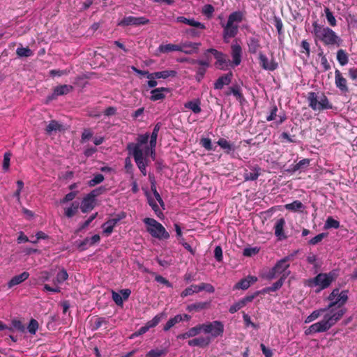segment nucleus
<instances>
[{
    "label": "nucleus",
    "mask_w": 357,
    "mask_h": 357,
    "mask_svg": "<svg viewBox=\"0 0 357 357\" xmlns=\"http://www.w3.org/2000/svg\"><path fill=\"white\" fill-rule=\"evenodd\" d=\"M324 13L329 25L331 26H335L337 25V21L333 13L329 10L328 8H324Z\"/></svg>",
    "instance_id": "obj_43"
},
{
    "label": "nucleus",
    "mask_w": 357,
    "mask_h": 357,
    "mask_svg": "<svg viewBox=\"0 0 357 357\" xmlns=\"http://www.w3.org/2000/svg\"><path fill=\"white\" fill-rule=\"evenodd\" d=\"M176 22L183 23L185 24L189 25L190 26L200 29H205L206 26L197 20H195L194 18H187L183 16H179L176 17Z\"/></svg>",
    "instance_id": "obj_15"
},
{
    "label": "nucleus",
    "mask_w": 357,
    "mask_h": 357,
    "mask_svg": "<svg viewBox=\"0 0 357 357\" xmlns=\"http://www.w3.org/2000/svg\"><path fill=\"white\" fill-rule=\"evenodd\" d=\"M16 54L19 57H29L33 55V52L29 47H23L22 45L17 48Z\"/></svg>",
    "instance_id": "obj_37"
},
{
    "label": "nucleus",
    "mask_w": 357,
    "mask_h": 357,
    "mask_svg": "<svg viewBox=\"0 0 357 357\" xmlns=\"http://www.w3.org/2000/svg\"><path fill=\"white\" fill-rule=\"evenodd\" d=\"M208 304V302H199L189 305L188 308L189 310H200L206 308Z\"/></svg>",
    "instance_id": "obj_49"
},
{
    "label": "nucleus",
    "mask_w": 357,
    "mask_h": 357,
    "mask_svg": "<svg viewBox=\"0 0 357 357\" xmlns=\"http://www.w3.org/2000/svg\"><path fill=\"white\" fill-rule=\"evenodd\" d=\"M328 312V310L326 307L319 308L318 310H314L310 315H308L305 319V323L308 324L314 321L317 319H318L321 315L324 314Z\"/></svg>",
    "instance_id": "obj_24"
},
{
    "label": "nucleus",
    "mask_w": 357,
    "mask_h": 357,
    "mask_svg": "<svg viewBox=\"0 0 357 357\" xmlns=\"http://www.w3.org/2000/svg\"><path fill=\"white\" fill-rule=\"evenodd\" d=\"M156 326V316H155L150 321L146 323V324L142 327H141L136 333V335H140L149 331L150 328L154 327Z\"/></svg>",
    "instance_id": "obj_36"
},
{
    "label": "nucleus",
    "mask_w": 357,
    "mask_h": 357,
    "mask_svg": "<svg viewBox=\"0 0 357 357\" xmlns=\"http://www.w3.org/2000/svg\"><path fill=\"white\" fill-rule=\"evenodd\" d=\"M337 59L341 66H345L348 63L349 57L346 52L343 50H339L337 52Z\"/></svg>",
    "instance_id": "obj_39"
},
{
    "label": "nucleus",
    "mask_w": 357,
    "mask_h": 357,
    "mask_svg": "<svg viewBox=\"0 0 357 357\" xmlns=\"http://www.w3.org/2000/svg\"><path fill=\"white\" fill-rule=\"evenodd\" d=\"M200 144L203 147H204L208 151H211L213 149L211 141L209 138H202L201 139Z\"/></svg>",
    "instance_id": "obj_63"
},
{
    "label": "nucleus",
    "mask_w": 357,
    "mask_h": 357,
    "mask_svg": "<svg viewBox=\"0 0 357 357\" xmlns=\"http://www.w3.org/2000/svg\"><path fill=\"white\" fill-rule=\"evenodd\" d=\"M11 154L10 153H5L3 155V169L7 171L10 166V160Z\"/></svg>",
    "instance_id": "obj_59"
},
{
    "label": "nucleus",
    "mask_w": 357,
    "mask_h": 357,
    "mask_svg": "<svg viewBox=\"0 0 357 357\" xmlns=\"http://www.w3.org/2000/svg\"><path fill=\"white\" fill-rule=\"evenodd\" d=\"M310 160L303 159L300 160L293 168L294 171H297L302 169L303 167H306L309 165Z\"/></svg>",
    "instance_id": "obj_61"
},
{
    "label": "nucleus",
    "mask_w": 357,
    "mask_h": 357,
    "mask_svg": "<svg viewBox=\"0 0 357 357\" xmlns=\"http://www.w3.org/2000/svg\"><path fill=\"white\" fill-rule=\"evenodd\" d=\"M202 331V324L190 328L187 332L178 336L179 339H186L197 335Z\"/></svg>",
    "instance_id": "obj_25"
},
{
    "label": "nucleus",
    "mask_w": 357,
    "mask_h": 357,
    "mask_svg": "<svg viewBox=\"0 0 357 357\" xmlns=\"http://www.w3.org/2000/svg\"><path fill=\"white\" fill-rule=\"evenodd\" d=\"M307 98L309 106L314 111L328 109L333 107L328 98L324 93L309 92Z\"/></svg>",
    "instance_id": "obj_6"
},
{
    "label": "nucleus",
    "mask_w": 357,
    "mask_h": 357,
    "mask_svg": "<svg viewBox=\"0 0 357 357\" xmlns=\"http://www.w3.org/2000/svg\"><path fill=\"white\" fill-rule=\"evenodd\" d=\"M29 277V273L26 271L22 273L20 275H15L11 278V280L8 282V286L9 288H11L15 285L20 284Z\"/></svg>",
    "instance_id": "obj_20"
},
{
    "label": "nucleus",
    "mask_w": 357,
    "mask_h": 357,
    "mask_svg": "<svg viewBox=\"0 0 357 357\" xmlns=\"http://www.w3.org/2000/svg\"><path fill=\"white\" fill-rule=\"evenodd\" d=\"M211 342L209 337H199L188 341V344L192 347H206Z\"/></svg>",
    "instance_id": "obj_23"
},
{
    "label": "nucleus",
    "mask_w": 357,
    "mask_h": 357,
    "mask_svg": "<svg viewBox=\"0 0 357 357\" xmlns=\"http://www.w3.org/2000/svg\"><path fill=\"white\" fill-rule=\"evenodd\" d=\"M56 281L59 283H62L65 282L68 278V274L67 271L63 268L61 269L56 275Z\"/></svg>",
    "instance_id": "obj_52"
},
{
    "label": "nucleus",
    "mask_w": 357,
    "mask_h": 357,
    "mask_svg": "<svg viewBox=\"0 0 357 357\" xmlns=\"http://www.w3.org/2000/svg\"><path fill=\"white\" fill-rule=\"evenodd\" d=\"M260 347L265 357H273V351L271 349L266 347L264 344H261Z\"/></svg>",
    "instance_id": "obj_64"
},
{
    "label": "nucleus",
    "mask_w": 357,
    "mask_h": 357,
    "mask_svg": "<svg viewBox=\"0 0 357 357\" xmlns=\"http://www.w3.org/2000/svg\"><path fill=\"white\" fill-rule=\"evenodd\" d=\"M112 299L114 301V303L119 306H122L123 303V300L121 297V294L117 293L114 291H112Z\"/></svg>",
    "instance_id": "obj_57"
},
{
    "label": "nucleus",
    "mask_w": 357,
    "mask_h": 357,
    "mask_svg": "<svg viewBox=\"0 0 357 357\" xmlns=\"http://www.w3.org/2000/svg\"><path fill=\"white\" fill-rule=\"evenodd\" d=\"M199 292L202 291H206L208 293H213L215 291V289L213 285L208 283H200L199 284H197Z\"/></svg>",
    "instance_id": "obj_51"
},
{
    "label": "nucleus",
    "mask_w": 357,
    "mask_h": 357,
    "mask_svg": "<svg viewBox=\"0 0 357 357\" xmlns=\"http://www.w3.org/2000/svg\"><path fill=\"white\" fill-rule=\"evenodd\" d=\"M241 52L242 50L241 46L237 43H234L231 45V56L233 59V66H238L241 62Z\"/></svg>",
    "instance_id": "obj_16"
},
{
    "label": "nucleus",
    "mask_w": 357,
    "mask_h": 357,
    "mask_svg": "<svg viewBox=\"0 0 357 357\" xmlns=\"http://www.w3.org/2000/svg\"><path fill=\"white\" fill-rule=\"evenodd\" d=\"M183 319H188L189 317L187 314L181 315L178 314L176 315L174 318L170 319L166 324V325L164 327L165 331H168L173 326H174L176 324L180 322Z\"/></svg>",
    "instance_id": "obj_30"
},
{
    "label": "nucleus",
    "mask_w": 357,
    "mask_h": 357,
    "mask_svg": "<svg viewBox=\"0 0 357 357\" xmlns=\"http://www.w3.org/2000/svg\"><path fill=\"white\" fill-rule=\"evenodd\" d=\"M287 278V274L284 275V277H280V280L273 284L272 286L268 287L263 290L265 293H269L271 291H275L283 285L284 280Z\"/></svg>",
    "instance_id": "obj_34"
},
{
    "label": "nucleus",
    "mask_w": 357,
    "mask_h": 357,
    "mask_svg": "<svg viewBox=\"0 0 357 357\" xmlns=\"http://www.w3.org/2000/svg\"><path fill=\"white\" fill-rule=\"evenodd\" d=\"M207 52L212 53L215 58L216 62L215 65L216 68L221 70L227 69L228 67V61L226 59L225 55L215 49H209Z\"/></svg>",
    "instance_id": "obj_10"
},
{
    "label": "nucleus",
    "mask_w": 357,
    "mask_h": 357,
    "mask_svg": "<svg viewBox=\"0 0 357 357\" xmlns=\"http://www.w3.org/2000/svg\"><path fill=\"white\" fill-rule=\"evenodd\" d=\"M105 179L104 176L102 174H97L94 177L88 182V185L90 187H93L100 183Z\"/></svg>",
    "instance_id": "obj_46"
},
{
    "label": "nucleus",
    "mask_w": 357,
    "mask_h": 357,
    "mask_svg": "<svg viewBox=\"0 0 357 357\" xmlns=\"http://www.w3.org/2000/svg\"><path fill=\"white\" fill-rule=\"evenodd\" d=\"M259 60L261 67L266 70L273 71L278 66V63L274 59L269 60L268 57L261 52L259 54Z\"/></svg>",
    "instance_id": "obj_11"
},
{
    "label": "nucleus",
    "mask_w": 357,
    "mask_h": 357,
    "mask_svg": "<svg viewBox=\"0 0 357 357\" xmlns=\"http://www.w3.org/2000/svg\"><path fill=\"white\" fill-rule=\"evenodd\" d=\"M243 20V14L241 12H234L229 15L226 24H222L224 28L223 36L225 41L234 38L238 33V23Z\"/></svg>",
    "instance_id": "obj_5"
},
{
    "label": "nucleus",
    "mask_w": 357,
    "mask_h": 357,
    "mask_svg": "<svg viewBox=\"0 0 357 357\" xmlns=\"http://www.w3.org/2000/svg\"><path fill=\"white\" fill-rule=\"evenodd\" d=\"M257 278L255 276H248L246 278H244L236 283L234 286V289L245 290L250 287L251 284L257 282Z\"/></svg>",
    "instance_id": "obj_19"
},
{
    "label": "nucleus",
    "mask_w": 357,
    "mask_h": 357,
    "mask_svg": "<svg viewBox=\"0 0 357 357\" xmlns=\"http://www.w3.org/2000/svg\"><path fill=\"white\" fill-rule=\"evenodd\" d=\"M156 144V126H154L151 137L149 133L139 135L136 142L129 143L127 150L129 155H132L135 162L144 174H146L148 158L154 153V147Z\"/></svg>",
    "instance_id": "obj_2"
},
{
    "label": "nucleus",
    "mask_w": 357,
    "mask_h": 357,
    "mask_svg": "<svg viewBox=\"0 0 357 357\" xmlns=\"http://www.w3.org/2000/svg\"><path fill=\"white\" fill-rule=\"evenodd\" d=\"M176 75V72L173 70L160 71L158 72V79H167L169 77H175Z\"/></svg>",
    "instance_id": "obj_47"
},
{
    "label": "nucleus",
    "mask_w": 357,
    "mask_h": 357,
    "mask_svg": "<svg viewBox=\"0 0 357 357\" xmlns=\"http://www.w3.org/2000/svg\"><path fill=\"white\" fill-rule=\"evenodd\" d=\"M89 238H86L82 241H76L77 248L79 251H84L89 246Z\"/></svg>",
    "instance_id": "obj_54"
},
{
    "label": "nucleus",
    "mask_w": 357,
    "mask_h": 357,
    "mask_svg": "<svg viewBox=\"0 0 357 357\" xmlns=\"http://www.w3.org/2000/svg\"><path fill=\"white\" fill-rule=\"evenodd\" d=\"M289 267V258L285 257L282 259L277 264L270 269L265 275L264 278L268 280H272L279 275L284 277L287 274V277L289 275L290 271L288 270Z\"/></svg>",
    "instance_id": "obj_7"
},
{
    "label": "nucleus",
    "mask_w": 357,
    "mask_h": 357,
    "mask_svg": "<svg viewBox=\"0 0 357 357\" xmlns=\"http://www.w3.org/2000/svg\"><path fill=\"white\" fill-rule=\"evenodd\" d=\"M119 222V218H112L109 219L105 223L102 224V228L103 229V233L106 236L110 235L116 225Z\"/></svg>",
    "instance_id": "obj_21"
},
{
    "label": "nucleus",
    "mask_w": 357,
    "mask_h": 357,
    "mask_svg": "<svg viewBox=\"0 0 357 357\" xmlns=\"http://www.w3.org/2000/svg\"><path fill=\"white\" fill-rule=\"evenodd\" d=\"M232 73H229L225 75L220 77L214 84L215 89H221L224 86L228 85L231 80Z\"/></svg>",
    "instance_id": "obj_22"
},
{
    "label": "nucleus",
    "mask_w": 357,
    "mask_h": 357,
    "mask_svg": "<svg viewBox=\"0 0 357 357\" xmlns=\"http://www.w3.org/2000/svg\"><path fill=\"white\" fill-rule=\"evenodd\" d=\"M340 227V222L333 219L332 217H328L325 222L324 229H328L331 228L337 229Z\"/></svg>",
    "instance_id": "obj_44"
},
{
    "label": "nucleus",
    "mask_w": 357,
    "mask_h": 357,
    "mask_svg": "<svg viewBox=\"0 0 357 357\" xmlns=\"http://www.w3.org/2000/svg\"><path fill=\"white\" fill-rule=\"evenodd\" d=\"M169 238V232L165 229V228L160 224L158 222V239L159 240H166Z\"/></svg>",
    "instance_id": "obj_41"
},
{
    "label": "nucleus",
    "mask_w": 357,
    "mask_h": 357,
    "mask_svg": "<svg viewBox=\"0 0 357 357\" xmlns=\"http://www.w3.org/2000/svg\"><path fill=\"white\" fill-rule=\"evenodd\" d=\"M12 326L13 328H15L16 330L20 331V332H24L25 331V326L22 324V322L17 319H13L12 320Z\"/></svg>",
    "instance_id": "obj_56"
},
{
    "label": "nucleus",
    "mask_w": 357,
    "mask_h": 357,
    "mask_svg": "<svg viewBox=\"0 0 357 357\" xmlns=\"http://www.w3.org/2000/svg\"><path fill=\"white\" fill-rule=\"evenodd\" d=\"M336 278L337 275L333 271L328 273H319L313 278L305 280L304 284L310 288H316L315 292L319 293L328 288Z\"/></svg>",
    "instance_id": "obj_4"
},
{
    "label": "nucleus",
    "mask_w": 357,
    "mask_h": 357,
    "mask_svg": "<svg viewBox=\"0 0 357 357\" xmlns=\"http://www.w3.org/2000/svg\"><path fill=\"white\" fill-rule=\"evenodd\" d=\"M200 43L186 42L178 45L180 50L178 52H182L188 54H191L197 52Z\"/></svg>",
    "instance_id": "obj_13"
},
{
    "label": "nucleus",
    "mask_w": 357,
    "mask_h": 357,
    "mask_svg": "<svg viewBox=\"0 0 357 357\" xmlns=\"http://www.w3.org/2000/svg\"><path fill=\"white\" fill-rule=\"evenodd\" d=\"M335 86L342 92L347 93L349 89L347 84V79L343 77L339 70L335 71Z\"/></svg>",
    "instance_id": "obj_12"
},
{
    "label": "nucleus",
    "mask_w": 357,
    "mask_h": 357,
    "mask_svg": "<svg viewBox=\"0 0 357 357\" xmlns=\"http://www.w3.org/2000/svg\"><path fill=\"white\" fill-rule=\"evenodd\" d=\"M312 33L316 42L319 41L325 45H340L341 39L329 27L321 25L317 22H314L312 23Z\"/></svg>",
    "instance_id": "obj_3"
},
{
    "label": "nucleus",
    "mask_w": 357,
    "mask_h": 357,
    "mask_svg": "<svg viewBox=\"0 0 357 357\" xmlns=\"http://www.w3.org/2000/svg\"><path fill=\"white\" fill-rule=\"evenodd\" d=\"M348 290L334 289L328 295L327 300L330 302L326 307L328 310L323 319L311 326L305 331L306 335L317 333H323L328 331L333 326L346 312V308L343 307L347 302L349 296Z\"/></svg>",
    "instance_id": "obj_1"
},
{
    "label": "nucleus",
    "mask_w": 357,
    "mask_h": 357,
    "mask_svg": "<svg viewBox=\"0 0 357 357\" xmlns=\"http://www.w3.org/2000/svg\"><path fill=\"white\" fill-rule=\"evenodd\" d=\"M96 199L87 194L82 199L81 203V211L83 213L91 211L95 207Z\"/></svg>",
    "instance_id": "obj_14"
},
{
    "label": "nucleus",
    "mask_w": 357,
    "mask_h": 357,
    "mask_svg": "<svg viewBox=\"0 0 357 357\" xmlns=\"http://www.w3.org/2000/svg\"><path fill=\"white\" fill-rule=\"evenodd\" d=\"M260 168L259 167H254L252 172H245L243 177L245 181H255L259 177L260 173Z\"/></svg>",
    "instance_id": "obj_29"
},
{
    "label": "nucleus",
    "mask_w": 357,
    "mask_h": 357,
    "mask_svg": "<svg viewBox=\"0 0 357 357\" xmlns=\"http://www.w3.org/2000/svg\"><path fill=\"white\" fill-rule=\"evenodd\" d=\"M38 326L39 325L38 321L34 319H31L27 326V330L30 334L35 335L38 329Z\"/></svg>",
    "instance_id": "obj_45"
},
{
    "label": "nucleus",
    "mask_w": 357,
    "mask_h": 357,
    "mask_svg": "<svg viewBox=\"0 0 357 357\" xmlns=\"http://www.w3.org/2000/svg\"><path fill=\"white\" fill-rule=\"evenodd\" d=\"M259 251V249L257 247L255 248H246L243 250V255L246 257H252L257 255Z\"/></svg>",
    "instance_id": "obj_55"
},
{
    "label": "nucleus",
    "mask_w": 357,
    "mask_h": 357,
    "mask_svg": "<svg viewBox=\"0 0 357 357\" xmlns=\"http://www.w3.org/2000/svg\"><path fill=\"white\" fill-rule=\"evenodd\" d=\"M143 221L146 226V230L153 237L156 238V220L153 218H146Z\"/></svg>",
    "instance_id": "obj_26"
},
{
    "label": "nucleus",
    "mask_w": 357,
    "mask_h": 357,
    "mask_svg": "<svg viewBox=\"0 0 357 357\" xmlns=\"http://www.w3.org/2000/svg\"><path fill=\"white\" fill-rule=\"evenodd\" d=\"M185 108L192 110L195 114H199L201 112L200 101L195 100L189 101L184 105Z\"/></svg>",
    "instance_id": "obj_35"
},
{
    "label": "nucleus",
    "mask_w": 357,
    "mask_h": 357,
    "mask_svg": "<svg viewBox=\"0 0 357 357\" xmlns=\"http://www.w3.org/2000/svg\"><path fill=\"white\" fill-rule=\"evenodd\" d=\"M194 63H198L201 66L197 69V75H196V79L199 82L201 79L204 77V75L206 73V68L208 66V63L207 61H194Z\"/></svg>",
    "instance_id": "obj_27"
},
{
    "label": "nucleus",
    "mask_w": 357,
    "mask_h": 357,
    "mask_svg": "<svg viewBox=\"0 0 357 357\" xmlns=\"http://www.w3.org/2000/svg\"><path fill=\"white\" fill-rule=\"evenodd\" d=\"M287 210L291 211H298L304 208L303 204L300 201H294L292 203L284 205Z\"/></svg>",
    "instance_id": "obj_40"
},
{
    "label": "nucleus",
    "mask_w": 357,
    "mask_h": 357,
    "mask_svg": "<svg viewBox=\"0 0 357 357\" xmlns=\"http://www.w3.org/2000/svg\"><path fill=\"white\" fill-rule=\"evenodd\" d=\"M107 189L105 186H100L91 190L89 194L95 199L97 197L105 193Z\"/></svg>",
    "instance_id": "obj_48"
},
{
    "label": "nucleus",
    "mask_w": 357,
    "mask_h": 357,
    "mask_svg": "<svg viewBox=\"0 0 357 357\" xmlns=\"http://www.w3.org/2000/svg\"><path fill=\"white\" fill-rule=\"evenodd\" d=\"M98 213L92 214L84 222H83L80 227L79 230H82L87 227L91 222L97 217Z\"/></svg>",
    "instance_id": "obj_62"
},
{
    "label": "nucleus",
    "mask_w": 357,
    "mask_h": 357,
    "mask_svg": "<svg viewBox=\"0 0 357 357\" xmlns=\"http://www.w3.org/2000/svg\"><path fill=\"white\" fill-rule=\"evenodd\" d=\"M199 293L197 284H192L185 289L181 294V296L184 298L193 294Z\"/></svg>",
    "instance_id": "obj_42"
},
{
    "label": "nucleus",
    "mask_w": 357,
    "mask_h": 357,
    "mask_svg": "<svg viewBox=\"0 0 357 357\" xmlns=\"http://www.w3.org/2000/svg\"><path fill=\"white\" fill-rule=\"evenodd\" d=\"M79 207L78 202H73L70 207L65 208L64 215L68 218L73 217L77 213Z\"/></svg>",
    "instance_id": "obj_31"
},
{
    "label": "nucleus",
    "mask_w": 357,
    "mask_h": 357,
    "mask_svg": "<svg viewBox=\"0 0 357 357\" xmlns=\"http://www.w3.org/2000/svg\"><path fill=\"white\" fill-rule=\"evenodd\" d=\"M202 331L210 334L212 337L221 336L224 332V325L221 321H214L202 324Z\"/></svg>",
    "instance_id": "obj_8"
},
{
    "label": "nucleus",
    "mask_w": 357,
    "mask_h": 357,
    "mask_svg": "<svg viewBox=\"0 0 357 357\" xmlns=\"http://www.w3.org/2000/svg\"><path fill=\"white\" fill-rule=\"evenodd\" d=\"M217 143L222 149L226 150L227 153H230L231 151H234L236 149L234 144L229 143L227 139L224 138H220Z\"/></svg>",
    "instance_id": "obj_33"
},
{
    "label": "nucleus",
    "mask_w": 357,
    "mask_h": 357,
    "mask_svg": "<svg viewBox=\"0 0 357 357\" xmlns=\"http://www.w3.org/2000/svg\"><path fill=\"white\" fill-rule=\"evenodd\" d=\"M107 320L106 318L105 317H96L95 319H94V322H93V330H98V328H100L103 324H107Z\"/></svg>",
    "instance_id": "obj_50"
},
{
    "label": "nucleus",
    "mask_w": 357,
    "mask_h": 357,
    "mask_svg": "<svg viewBox=\"0 0 357 357\" xmlns=\"http://www.w3.org/2000/svg\"><path fill=\"white\" fill-rule=\"evenodd\" d=\"M145 194H146L149 204L151 206L153 211L155 213H156V202L155 201L154 197H153L151 195L150 192H149L148 191H146Z\"/></svg>",
    "instance_id": "obj_58"
},
{
    "label": "nucleus",
    "mask_w": 357,
    "mask_h": 357,
    "mask_svg": "<svg viewBox=\"0 0 357 357\" xmlns=\"http://www.w3.org/2000/svg\"><path fill=\"white\" fill-rule=\"evenodd\" d=\"M77 194H78V191L70 192L69 193L66 195V196L62 199H61L60 203L65 204L68 202L73 201L76 197Z\"/></svg>",
    "instance_id": "obj_53"
},
{
    "label": "nucleus",
    "mask_w": 357,
    "mask_h": 357,
    "mask_svg": "<svg viewBox=\"0 0 357 357\" xmlns=\"http://www.w3.org/2000/svg\"><path fill=\"white\" fill-rule=\"evenodd\" d=\"M180 50L178 45L174 44H162L159 46L158 50L161 53H169L172 52H177Z\"/></svg>",
    "instance_id": "obj_32"
},
{
    "label": "nucleus",
    "mask_w": 357,
    "mask_h": 357,
    "mask_svg": "<svg viewBox=\"0 0 357 357\" xmlns=\"http://www.w3.org/2000/svg\"><path fill=\"white\" fill-rule=\"evenodd\" d=\"M326 236H327V234L325 233L319 234L317 235L316 236H314V238H312L309 241V243L311 245H316V244L319 243V242H321L323 240V238H325Z\"/></svg>",
    "instance_id": "obj_60"
},
{
    "label": "nucleus",
    "mask_w": 357,
    "mask_h": 357,
    "mask_svg": "<svg viewBox=\"0 0 357 357\" xmlns=\"http://www.w3.org/2000/svg\"><path fill=\"white\" fill-rule=\"evenodd\" d=\"M73 90V86L68 84L59 85L54 87L52 98H54L59 96H63L69 93Z\"/></svg>",
    "instance_id": "obj_18"
},
{
    "label": "nucleus",
    "mask_w": 357,
    "mask_h": 357,
    "mask_svg": "<svg viewBox=\"0 0 357 357\" xmlns=\"http://www.w3.org/2000/svg\"><path fill=\"white\" fill-rule=\"evenodd\" d=\"M149 22L145 17H137L134 16H127L123 17L118 24L119 26H127L130 25H142L146 24Z\"/></svg>",
    "instance_id": "obj_9"
},
{
    "label": "nucleus",
    "mask_w": 357,
    "mask_h": 357,
    "mask_svg": "<svg viewBox=\"0 0 357 357\" xmlns=\"http://www.w3.org/2000/svg\"><path fill=\"white\" fill-rule=\"evenodd\" d=\"M252 300V297H246L243 298L242 300L238 301L237 303H234L229 307V312L233 314L240 309L243 308L248 302H250Z\"/></svg>",
    "instance_id": "obj_28"
},
{
    "label": "nucleus",
    "mask_w": 357,
    "mask_h": 357,
    "mask_svg": "<svg viewBox=\"0 0 357 357\" xmlns=\"http://www.w3.org/2000/svg\"><path fill=\"white\" fill-rule=\"evenodd\" d=\"M62 126L59 123L56 121L52 120L45 128V131L47 134H51L53 131L60 130Z\"/></svg>",
    "instance_id": "obj_38"
},
{
    "label": "nucleus",
    "mask_w": 357,
    "mask_h": 357,
    "mask_svg": "<svg viewBox=\"0 0 357 357\" xmlns=\"http://www.w3.org/2000/svg\"><path fill=\"white\" fill-rule=\"evenodd\" d=\"M285 226V220L284 218L278 220L275 224L274 230L275 235L278 240H283L287 238L284 232V227Z\"/></svg>",
    "instance_id": "obj_17"
}]
</instances>
